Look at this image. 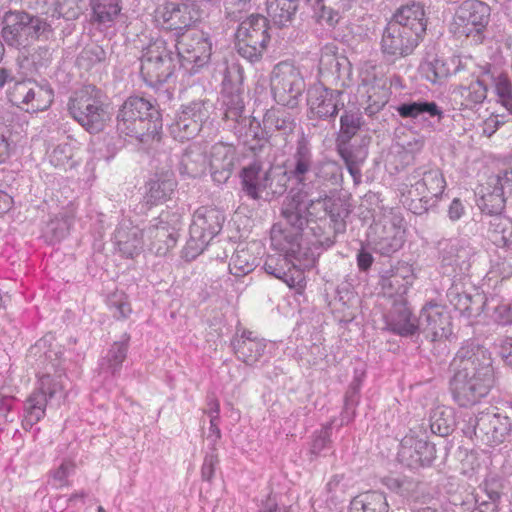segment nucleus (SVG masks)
Wrapping results in <instances>:
<instances>
[{"instance_id":"f257e3e1","label":"nucleus","mask_w":512,"mask_h":512,"mask_svg":"<svg viewBox=\"0 0 512 512\" xmlns=\"http://www.w3.org/2000/svg\"><path fill=\"white\" fill-rule=\"evenodd\" d=\"M267 194L280 196L287 189V182L294 181L298 185L296 192L313 194L315 187L321 183L339 184L343 180L342 167L333 160L314 161L312 145L309 138L302 132L297 139L293 153L287 161L284 172L269 169Z\"/></svg>"},{"instance_id":"f03ea898","label":"nucleus","mask_w":512,"mask_h":512,"mask_svg":"<svg viewBox=\"0 0 512 512\" xmlns=\"http://www.w3.org/2000/svg\"><path fill=\"white\" fill-rule=\"evenodd\" d=\"M162 126L158 108L142 97H129L117 114L116 128L119 134L149 146L160 141Z\"/></svg>"},{"instance_id":"7ed1b4c3","label":"nucleus","mask_w":512,"mask_h":512,"mask_svg":"<svg viewBox=\"0 0 512 512\" xmlns=\"http://www.w3.org/2000/svg\"><path fill=\"white\" fill-rule=\"evenodd\" d=\"M68 110L89 133L102 131L110 120L102 91L94 85H86L77 90L69 99Z\"/></svg>"},{"instance_id":"20e7f679","label":"nucleus","mask_w":512,"mask_h":512,"mask_svg":"<svg viewBox=\"0 0 512 512\" xmlns=\"http://www.w3.org/2000/svg\"><path fill=\"white\" fill-rule=\"evenodd\" d=\"M225 216L215 207L202 206L194 214L189 228V239L184 248L188 260L195 259L222 230Z\"/></svg>"},{"instance_id":"39448f33","label":"nucleus","mask_w":512,"mask_h":512,"mask_svg":"<svg viewBox=\"0 0 512 512\" xmlns=\"http://www.w3.org/2000/svg\"><path fill=\"white\" fill-rule=\"evenodd\" d=\"M51 25L43 18L25 11L8 12L4 17L2 36L8 45L26 47L30 41L48 38Z\"/></svg>"},{"instance_id":"423d86ee","label":"nucleus","mask_w":512,"mask_h":512,"mask_svg":"<svg viewBox=\"0 0 512 512\" xmlns=\"http://www.w3.org/2000/svg\"><path fill=\"white\" fill-rule=\"evenodd\" d=\"M237 53L250 63L259 62L270 40L268 21L262 15H251L243 20L235 34Z\"/></svg>"},{"instance_id":"0eeeda50","label":"nucleus","mask_w":512,"mask_h":512,"mask_svg":"<svg viewBox=\"0 0 512 512\" xmlns=\"http://www.w3.org/2000/svg\"><path fill=\"white\" fill-rule=\"evenodd\" d=\"M140 73L145 83L157 87L174 74L176 64L173 53L163 40H156L143 50Z\"/></svg>"},{"instance_id":"6e6552de","label":"nucleus","mask_w":512,"mask_h":512,"mask_svg":"<svg viewBox=\"0 0 512 512\" xmlns=\"http://www.w3.org/2000/svg\"><path fill=\"white\" fill-rule=\"evenodd\" d=\"M270 85L275 101L290 108L298 105V100L305 90V81L300 69L287 61L274 66Z\"/></svg>"},{"instance_id":"1a4fd4ad","label":"nucleus","mask_w":512,"mask_h":512,"mask_svg":"<svg viewBox=\"0 0 512 512\" xmlns=\"http://www.w3.org/2000/svg\"><path fill=\"white\" fill-rule=\"evenodd\" d=\"M213 104L208 99L192 100L182 104L169 126L171 136L179 141L193 139L210 118Z\"/></svg>"},{"instance_id":"9d476101","label":"nucleus","mask_w":512,"mask_h":512,"mask_svg":"<svg viewBox=\"0 0 512 512\" xmlns=\"http://www.w3.org/2000/svg\"><path fill=\"white\" fill-rule=\"evenodd\" d=\"M404 220L396 214L384 215L368 230V242L374 251L389 256L402 248L405 242Z\"/></svg>"},{"instance_id":"9b49d317","label":"nucleus","mask_w":512,"mask_h":512,"mask_svg":"<svg viewBox=\"0 0 512 512\" xmlns=\"http://www.w3.org/2000/svg\"><path fill=\"white\" fill-rule=\"evenodd\" d=\"M7 95L12 104L33 113L48 109L54 100V90L46 80L16 81Z\"/></svg>"},{"instance_id":"f8f14e48","label":"nucleus","mask_w":512,"mask_h":512,"mask_svg":"<svg viewBox=\"0 0 512 512\" xmlns=\"http://www.w3.org/2000/svg\"><path fill=\"white\" fill-rule=\"evenodd\" d=\"M490 16L491 8L485 2L464 0L454 14V33L466 37L473 34L476 40L482 41L483 32L489 24Z\"/></svg>"},{"instance_id":"ddd939ff","label":"nucleus","mask_w":512,"mask_h":512,"mask_svg":"<svg viewBox=\"0 0 512 512\" xmlns=\"http://www.w3.org/2000/svg\"><path fill=\"white\" fill-rule=\"evenodd\" d=\"M451 366L462 372L486 381L494 382V369L490 352L476 341H467L456 353Z\"/></svg>"},{"instance_id":"4468645a","label":"nucleus","mask_w":512,"mask_h":512,"mask_svg":"<svg viewBox=\"0 0 512 512\" xmlns=\"http://www.w3.org/2000/svg\"><path fill=\"white\" fill-rule=\"evenodd\" d=\"M60 378V373L56 378L48 373L39 378L38 386L25 401V426L32 427L38 423L45 416L47 404L55 398L63 397L64 385Z\"/></svg>"},{"instance_id":"2eb2a0df","label":"nucleus","mask_w":512,"mask_h":512,"mask_svg":"<svg viewBox=\"0 0 512 512\" xmlns=\"http://www.w3.org/2000/svg\"><path fill=\"white\" fill-rule=\"evenodd\" d=\"M175 47L181 66L191 74L206 65L212 53V44L203 32L183 36L177 41Z\"/></svg>"},{"instance_id":"dca6fc26","label":"nucleus","mask_w":512,"mask_h":512,"mask_svg":"<svg viewBox=\"0 0 512 512\" xmlns=\"http://www.w3.org/2000/svg\"><path fill=\"white\" fill-rule=\"evenodd\" d=\"M418 331L431 342L447 340L453 333L449 311L438 303L425 304L418 318Z\"/></svg>"},{"instance_id":"f3484780","label":"nucleus","mask_w":512,"mask_h":512,"mask_svg":"<svg viewBox=\"0 0 512 512\" xmlns=\"http://www.w3.org/2000/svg\"><path fill=\"white\" fill-rule=\"evenodd\" d=\"M412 177L419 179L411 184L409 194L412 195L415 192V195L420 197L424 211L436 206L446 188L441 170L437 167L422 166L414 170Z\"/></svg>"},{"instance_id":"a211bd4d","label":"nucleus","mask_w":512,"mask_h":512,"mask_svg":"<svg viewBox=\"0 0 512 512\" xmlns=\"http://www.w3.org/2000/svg\"><path fill=\"white\" fill-rule=\"evenodd\" d=\"M155 19L164 29L183 31L200 19V9L190 0L166 2L157 8Z\"/></svg>"},{"instance_id":"6ab92c4d","label":"nucleus","mask_w":512,"mask_h":512,"mask_svg":"<svg viewBox=\"0 0 512 512\" xmlns=\"http://www.w3.org/2000/svg\"><path fill=\"white\" fill-rule=\"evenodd\" d=\"M397 455L402 465L410 469H419L432 464L436 458V449L433 444L423 438H419L411 430L401 440Z\"/></svg>"},{"instance_id":"aec40b11","label":"nucleus","mask_w":512,"mask_h":512,"mask_svg":"<svg viewBox=\"0 0 512 512\" xmlns=\"http://www.w3.org/2000/svg\"><path fill=\"white\" fill-rule=\"evenodd\" d=\"M420 42L418 37L389 21L383 30L380 48L386 59L396 61L413 54Z\"/></svg>"},{"instance_id":"412c9836","label":"nucleus","mask_w":512,"mask_h":512,"mask_svg":"<svg viewBox=\"0 0 512 512\" xmlns=\"http://www.w3.org/2000/svg\"><path fill=\"white\" fill-rule=\"evenodd\" d=\"M493 381H486L482 378L471 377V375L455 372L450 380V390L455 402L462 407L476 404L481 398L485 397L491 387Z\"/></svg>"},{"instance_id":"4be33fe9","label":"nucleus","mask_w":512,"mask_h":512,"mask_svg":"<svg viewBox=\"0 0 512 512\" xmlns=\"http://www.w3.org/2000/svg\"><path fill=\"white\" fill-rule=\"evenodd\" d=\"M339 184H332L330 182L321 183L318 187H315L313 194L309 199V206H314L316 209L317 205H321L325 216H329L330 221L333 225L334 234H343L346 231L345 219L350 214L348 204L340 197H333L328 195L325 187L327 186H339Z\"/></svg>"},{"instance_id":"5701e85b","label":"nucleus","mask_w":512,"mask_h":512,"mask_svg":"<svg viewBox=\"0 0 512 512\" xmlns=\"http://www.w3.org/2000/svg\"><path fill=\"white\" fill-rule=\"evenodd\" d=\"M312 195L291 190L285 198L281 208V215L294 232L285 231L283 237L286 234L298 235L300 237L304 227L309 225L310 221L307 215H312V210H314V206H309V199Z\"/></svg>"},{"instance_id":"b1692460","label":"nucleus","mask_w":512,"mask_h":512,"mask_svg":"<svg viewBox=\"0 0 512 512\" xmlns=\"http://www.w3.org/2000/svg\"><path fill=\"white\" fill-rule=\"evenodd\" d=\"M342 95L341 90L316 84L307 91V105L310 112L317 118H335L340 107L344 106Z\"/></svg>"},{"instance_id":"393cba45","label":"nucleus","mask_w":512,"mask_h":512,"mask_svg":"<svg viewBox=\"0 0 512 512\" xmlns=\"http://www.w3.org/2000/svg\"><path fill=\"white\" fill-rule=\"evenodd\" d=\"M181 227L180 215L170 212H162L154 223L145 229L146 236L151 240V245L163 243L164 250L175 246L178 239V231Z\"/></svg>"},{"instance_id":"a878e982","label":"nucleus","mask_w":512,"mask_h":512,"mask_svg":"<svg viewBox=\"0 0 512 512\" xmlns=\"http://www.w3.org/2000/svg\"><path fill=\"white\" fill-rule=\"evenodd\" d=\"M390 22L422 41L427 28L424 5L419 2L402 5L395 11Z\"/></svg>"},{"instance_id":"bb28decb","label":"nucleus","mask_w":512,"mask_h":512,"mask_svg":"<svg viewBox=\"0 0 512 512\" xmlns=\"http://www.w3.org/2000/svg\"><path fill=\"white\" fill-rule=\"evenodd\" d=\"M441 264L443 267H450L452 272H464L470 266L469 259L472 255V248L463 239L441 240L438 243Z\"/></svg>"},{"instance_id":"cd10ccee","label":"nucleus","mask_w":512,"mask_h":512,"mask_svg":"<svg viewBox=\"0 0 512 512\" xmlns=\"http://www.w3.org/2000/svg\"><path fill=\"white\" fill-rule=\"evenodd\" d=\"M231 346L238 360L246 365H255L264 355L267 342L254 332L244 329L231 340Z\"/></svg>"},{"instance_id":"c85d7f7f","label":"nucleus","mask_w":512,"mask_h":512,"mask_svg":"<svg viewBox=\"0 0 512 512\" xmlns=\"http://www.w3.org/2000/svg\"><path fill=\"white\" fill-rule=\"evenodd\" d=\"M414 280L412 269L407 264H399L383 271L381 274V288L387 297L405 299Z\"/></svg>"},{"instance_id":"c756f323","label":"nucleus","mask_w":512,"mask_h":512,"mask_svg":"<svg viewBox=\"0 0 512 512\" xmlns=\"http://www.w3.org/2000/svg\"><path fill=\"white\" fill-rule=\"evenodd\" d=\"M145 230L133 225L130 220H123L114 232V244L122 256L133 258L144 248Z\"/></svg>"},{"instance_id":"7c9ffc66","label":"nucleus","mask_w":512,"mask_h":512,"mask_svg":"<svg viewBox=\"0 0 512 512\" xmlns=\"http://www.w3.org/2000/svg\"><path fill=\"white\" fill-rule=\"evenodd\" d=\"M386 323L390 331L403 337L412 336L418 331V320L413 317L406 299L394 300Z\"/></svg>"},{"instance_id":"2f4dec72","label":"nucleus","mask_w":512,"mask_h":512,"mask_svg":"<svg viewBox=\"0 0 512 512\" xmlns=\"http://www.w3.org/2000/svg\"><path fill=\"white\" fill-rule=\"evenodd\" d=\"M482 75L487 86L493 87L497 102L505 108L508 115H512V82L509 76L490 64L482 67Z\"/></svg>"},{"instance_id":"473e14b6","label":"nucleus","mask_w":512,"mask_h":512,"mask_svg":"<svg viewBox=\"0 0 512 512\" xmlns=\"http://www.w3.org/2000/svg\"><path fill=\"white\" fill-rule=\"evenodd\" d=\"M208 158L199 144L190 145L179 160L178 169L181 175L196 178L205 174Z\"/></svg>"},{"instance_id":"72a5a7b5","label":"nucleus","mask_w":512,"mask_h":512,"mask_svg":"<svg viewBox=\"0 0 512 512\" xmlns=\"http://www.w3.org/2000/svg\"><path fill=\"white\" fill-rule=\"evenodd\" d=\"M349 72V61L346 57L338 55L333 47L326 46L319 60V74L324 80H340Z\"/></svg>"},{"instance_id":"f704fd0d","label":"nucleus","mask_w":512,"mask_h":512,"mask_svg":"<svg viewBox=\"0 0 512 512\" xmlns=\"http://www.w3.org/2000/svg\"><path fill=\"white\" fill-rule=\"evenodd\" d=\"M492 421L490 411H481L478 414L468 415L464 421L462 431L464 435L470 439L476 438L483 444L488 446H496L492 439H487L492 433Z\"/></svg>"},{"instance_id":"c9c22d12","label":"nucleus","mask_w":512,"mask_h":512,"mask_svg":"<svg viewBox=\"0 0 512 512\" xmlns=\"http://www.w3.org/2000/svg\"><path fill=\"white\" fill-rule=\"evenodd\" d=\"M284 240L286 245L282 247V251L296 264L297 268H301L304 271L315 265V252L308 247H304L301 236L286 234Z\"/></svg>"},{"instance_id":"e433bc0d","label":"nucleus","mask_w":512,"mask_h":512,"mask_svg":"<svg viewBox=\"0 0 512 512\" xmlns=\"http://www.w3.org/2000/svg\"><path fill=\"white\" fill-rule=\"evenodd\" d=\"M269 169L262 171L258 165H250L241 172L242 190L251 199L257 200L260 193L267 190L269 181Z\"/></svg>"},{"instance_id":"4c0bfd02","label":"nucleus","mask_w":512,"mask_h":512,"mask_svg":"<svg viewBox=\"0 0 512 512\" xmlns=\"http://www.w3.org/2000/svg\"><path fill=\"white\" fill-rule=\"evenodd\" d=\"M262 124L266 133L278 131L284 136L292 134L296 127L294 116L283 108L268 109L263 116Z\"/></svg>"},{"instance_id":"58836bf2","label":"nucleus","mask_w":512,"mask_h":512,"mask_svg":"<svg viewBox=\"0 0 512 512\" xmlns=\"http://www.w3.org/2000/svg\"><path fill=\"white\" fill-rule=\"evenodd\" d=\"M396 111L402 118L418 120H427L434 117L440 120L443 116L442 109L435 102L425 100L401 103L396 107Z\"/></svg>"},{"instance_id":"ea45409f","label":"nucleus","mask_w":512,"mask_h":512,"mask_svg":"<svg viewBox=\"0 0 512 512\" xmlns=\"http://www.w3.org/2000/svg\"><path fill=\"white\" fill-rule=\"evenodd\" d=\"M429 423L431 432L442 437L451 434L456 427V416L453 408L440 405L430 411Z\"/></svg>"},{"instance_id":"a19ab883","label":"nucleus","mask_w":512,"mask_h":512,"mask_svg":"<svg viewBox=\"0 0 512 512\" xmlns=\"http://www.w3.org/2000/svg\"><path fill=\"white\" fill-rule=\"evenodd\" d=\"M298 0H266V10L271 21L278 27H285L294 19Z\"/></svg>"},{"instance_id":"79ce46f5","label":"nucleus","mask_w":512,"mask_h":512,"mask_svg":"<svg viewBox=\"0 0 512 512\" xmlns=\"http://www.w3.org/2000/svg\"><path fill=\"white\" fill-rule=\"evenodd\" d=\"M129 339L130 337L124 334L120 341L114 342L100 363L102 373L114 376L120 371L122 363L127 357Z\"/></svg>"},{"instance_id":"37998d69","label":"nucleus","mask_w":512,"mask_h":512,"mask_svg":"<svg viewBox=\"0 0 512 512\" xmlns=\"http://www.w3.org/2000/svg\"><path fill=\"white\" fill-rule=\"evenodd\" d=\"M350 512H388L389 505L385 495L377 491L362 493L352 499Z\"/></svg>"},{"instance_id":"c03bdc74","label":"nucleus","mask_w":512,"mask_h":512,"mask_svg":"<svg viewBox=\"0 0 512 512\" xmlns=\"http://www.w3.org/2000/svg\"><path fill=\"white\" fill-rule=\"evenodd\" d=\"M30 352L37 355L43 352L44 360L51 365L55 373H58L63 362L64 348L57 342L54 337L49 334L41 338L31 348Z\"/></svg>"},{"instance_id":"a18cd8bd","label":"nucleus","mask_w":512,"mask_h":512,"mask_svg":"<svg viewBox=\"0 0 512 512\" xmlns=\"http://www.w3.org/2000/svg\"><path fill=\"white\" fill-rule=\"evenodd\" d=\"M488 232L497 246L509 247L512 243V220L503 214L487 218Z\"/></svg>"},{"instance_id":"49530a36","label":"nucleus","mask_w":512,"mask_h":512,"mask_svg":"<svg viewBox=\"0 0 512 512\" xmlns=\"http://www.w3.org/2000/svg\"><path fill=\"white\" fill-rule=\"evenodd\" d=\"M52 59V53L47 46H38L29 51L26 55L18 57L19 67L25 73H38L47 68Z\"/></svg>"},{"instance_id":"de8ad7c7","label":"nucleus","mask_w":512,"mask_h":512,"mask_svg":"<svg viewBox=\"0 0 512 512\" xmlns=\"http://www.w3.org/2000/svg\"><path fill=\"white\" fill-rule=\"evenodd\" d=\"M237 161L236 148L232 144L217 142L210 149V168H234Z\"/></svg>"},{"instance_id":"09e8293b","label":"nucleus","mask_w":512,"mask_h":512,"mask_svg":"<svg viewBox=\"0 0 512 512\" xmlns=\"http://www.w3.org/2000/svg\"><path fill=\"white\" fill-rule=\"evenodd\" d=\"M309 224V232L314 238L310 242L313 246H315V248L321 247L323 249H327L334 245L335 238L338 234H334L333 225H329L328 230H326V218H320L319 221L311 220Z\"/></svg>"},{"instance_id":"8fccbe9b","label":"nucleus","mask_w":512,"mask_h":512,"mask_svg":"<svg viewBox=\"0 0 512 512\" xmlns=\"http://www.w3.org/2000/svg\"><path fill=\"white\" fill-rule=\"evenodd\" d=\"M257 267V258L246 248L237 249L229 263V271L236 277H242Z\"/></svg>"},{"instance_id":"3c124183","label":"nucleus","mask_w":512,"mask_h":512,"mask_svg":"<svg viewBox=\"0 0 512 512\" xmlns=\"http://www.w3.org/2000/svg\"><path fill=\"white\" fill-rule=\"evenodd\" d=\"M487 84L482 75V70L476 81L470 83L466 87L461 88V97L463 99L462 105L466 108H472L478 104L483 103L487 97Z\"/></svg>"},{"instance_id":"603ef678","label":"nucleus","mask_w":512,"mask_h":512,"mask_svg":"<svg viewBox=\"0 0 512 512\" xmlns=\"http://www.w3.org/2000/svg\"><path fill=\"white\" fill-rule=\"evenodd\" d=\"M176 182L173 179H156L148 182V191L146 193V202L155 205L158 202L170 198L174 192Z\"/></svg>"},{"instance_id":"864d4df0","label":"nucleus","mask_w":512,"mask_h":512,"mask_svg":"<svg viewBox=\"0 0 512 512\" xmlns=\"http://www.w3.org/2000/svg\"><path fill=\"white\" fill-rule=\"evenodd\" d=\"M93 18L101 25H109L119 14V0H93Z\"/></svg>"},{"instance_id":"5fc2aeb1","label":"nucleus","mask_w":512,"mask_h":512,"mask_svg":"<svg viewBox=\"0 0 512 512\" xmlns=\"http://www.w3.org/2000/svg\"><path fill=\"white\" fill-rule=\"evenodd\" d=\"M507 193L500 185L494 187L491 193L484 194L481 197L479 207L486 218L491 215L502 214L505 208L504 194Z\"/></svg>"},{"instance_id":"6e6d98bb","label":"nucleus","mask_w":512,"mask_h":512,"mask_svg":"<svg viewBox=\"0 0 512 512\" xmlns=\"http://www.w3.org/2000/svg\"><path fill=\"white\" fill-rule=\"evenodd\" d=\"M106 51L99 45L86 46L79 53L76 63L80 69L86 71L104 63L106 61Z\"/></svg>"},{"instance_id":"4d7b16f0","label":"nucleus","mask_w":512,"mask_h":512,"mask_svg":"<svg viewBox=\"0 0 512 512\" xmlns=\"http://www.w3.org/2000/svg\"><path fill=\"white\" fill-rule=\"evenodd\" d=\"M420 72L432 84H441L450 75L447 64L438 58L421 64Z\"/></svg>"},{"instance_id":"13d9d810","label":"nucleus","mask_w":512,"mask_h":512,"mask_svg":"<svg viewBox=\"0 0 512 512\" xmlns=\"http://www.w3.org/2000/svg\"><path fill=\"white\" fill-rule=\"evenodd\" d=\"M490 418L493 429L487 439H492L495 445L501 444L512 432V421L508 416L492 411H490Z\"/></svg>"},{"instance_id":"bf43d9fd","label":"nucleus","mask_w":512,"mask_h":512,"mask_svg":"<svg viewBox=\"0 0 512 512\" xmlns=\"http://www.w3.org/2000/svg\"><path fill=\"white\" fill-rule=\"evenodd\" d=\"M478 489L486 495L487 501L500 504L504 494L505 481L497 474H489L478 486Z\"/></svg>"},{"instance_id":"052dcab7","label":"nucleus","mask_w":512,"mask_h":512,"mask_svg":"<svg viewBox=\"0 0 512 512\" xmlns=\"http://www.w3.org/2000/svg\"><path fill=\"white\" fill-rule=\"evenodd\" d=\"M482 311L490 314L499 325L512 324V306L506 303H495L494 299L487 300L481 305Z\"/></svg>"},{"instance_id":"680f3d73","label":"nucleus","mask_w":512,"mask_h":512,"mask_svg":"<svg viewBox=\"0 0 512 512\" xmlns=\"http://www.w3.org/2000/svg\"><path fill=\"white\" fill-rule=\"evenodd\" d=\"M23 7L41 15H50L53 18L63 16L62 5L57 0H20Z\"/></svg>"},{"instance_id":"e2e57ef3","label":"nucleus","mask_w":512,"mask_h":512,"mask_svg":"<svg viewBox=\"0 0 512 512\" xmlns=\"http://www.w3.org/2000/svg\"><path fill=\"white\" fill-rule=\"evenodd\" d=\"M448 299L450 303L458 310L461 314L471 317L475 313H479L481 306L476 309L473 307L474 300L471 295L467 293H460L457 289L452 288L448 291Z\"/></svg>"},{"instance_id":"0e129e2a","label":"nucleus","mask_w":512,"mask_h":512,"mask_svg":"<svg viewBox=\"0 0 512 512\" xmlns=\"http://www.w3.org/2000/svg\"><path fill=\"white\" fill-rule=\"evenodd\" d=\"M361 376H355L345 395L344 409L342 412V422L350 421L355 414V407L359 401V392L361 388Z\"/></svg>"},{"instance_id":"69168bd1","label":"nucleus","mask_w":512,"mask_h":512,"mask_svg":"<svg viewBox=\"0 0 512 512\" xmlns=\"http://www.w3.org/2000/svg\"><path fill=\"white\" fill-rule=\"evenodd\" d=\"M73 148L69 143L57 145L49 155L50 163L58 168L68 169L74 167Z\"/></svg>"},{"instance_id":"338daca9","label":"nucleus","mask_w":512,"mask_h":512,"mask_svg":"<svg viewBox=\"0 0 512 512\" xmlns=\"http://www.w3.org/2000/svg\"><path fill=\"white\" fill-rule=\"evenodd\" d=\"M290 264H292V260L284 252V254L268 255L263 268L267 274L281 279L285 275L287 268H290Z\"/></svg>"},{"instance_id":"774afa93","label":"nucleus","mask_w":512,"mask_h":512,"mask_svg":"<svg viewBox=\"0 0 512 512\" xmlns=\"http://www.w3.org/2000/svg\"><path fill=\"white\" fill-rule=\"evenodd\" d=\"M224 118L238 122L244 112V101L239 92L229 93L223 98Z\"/></svg>"}]
</instances>
